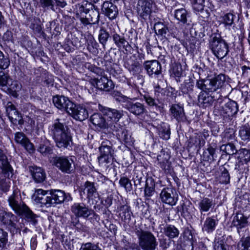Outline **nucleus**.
Returning <instances> with one entry per match:
<instances>
[{"label": "nucleus", "mask_w": 250, "mask_h": 250, "mask_svg": "<svg viewBox=\"0 0 250 250\" xmlns=\"http://www.w3.org/2000/svg\"><path fill=\"white\" fill-rule=\"evenodd\" d=\"M124 67L133 75H137L141 70V66L135 55L124 59Z\"/></svg>", "instance_id": "nucleus-21"}, {"label": "nucleus", "mask_w": 250, "mask_h": 250, "mask_svg": "<svg viewBox=\"0 0 250 250\" xmlns=\"http://www.w3.org/2000/svg\"><path fill=\"white\" fill-rule=\"evenodd\" d=\"M194 88V83L190 80L188 82H185L181 84L180 89L183 94H188L193 91Z\"/></svg>", "instance_id": "nucleus-59"}, {"label": "nucleus", "mask_w": 250, "mask_h": 250, "mask_svg": "<svg viewBox=\"0 0 250 250\" xmlns=\"http://www.w3.org/2000/svg\"><path fill=\"white\" fill-rule=\"evenodd\" d=\"M100 156L98 159L100 164H108L112 159L114 150L112 148V144L108 140L103 141L99 148Z\"/></svg>", "instance_id": "nucleus-6"}, {"label": "nucleus", "mask_w": 250, "mask_h": 250, "mask_svg": "<svg viewBox=\"0 0 250 250\" xmlns=\"http://www.w3.org/2000/svg\"><path fill=\"white\" fill-rule=\"evenodd\" d=\"M124 108L139 118L144 117L147 113V110L143 104L138 102H133L130 98Z\"/></svg>", "instance_id": "nucleus-14"}, {"label": "nucleus", "mask_w": 250, "mask_h": 250, "mask_svg": "<svg viewBox=\"0 0 250 250\" xmlns=\"http://www.w3.org/2000/svg\"><path fill=\"white\" fill-rule=\"evenodd\" d=\"M18 215H24L25 219L28 222H31L33 225H36L37 223V220H36L37 216L26 205L22 208L21 212Z\"/></svg>", "instance_id": "nucleus-41"}, {"label": "nucleus", "mask_w": 250, "mask_h": 250, "mask_svg": "<svg viewBox=\"0 0 250 250\" xmlns=\"http://www.w3.org/2000/svg\"><path fill=\"white\" fill-rule=\"evenodd\" d=\"M101 11L105 16L111 20L116 18L118 14L117 7L109 1H105L103 3Z\"/></svg>", "instance_id": "nucleus-26"}, {"label": "nucleus", "mask_w": 250, "mask_h": 250, "mask_svg": "<svg viewBox=\"0 0 250 250\" xmlns=\"http://www.w3.org/2000/svg\"><path fill=\"white\" fill-rule=\"evenodd\" d=\"M111 128L120 141L124 142L126 146H131L133 144L134 140L125 126L117 124L111 125Z\"/></svg>", "instance_id": "nucleus-9"}, {"label": "nucleus", "mask_w": 250, "mask_h": 250, "mask_svg": "<svg viewBox=\"0 0 250 250\" xmlns=\"http://www.w3.org/2000/svg\"><path fill=\"white\" fill-rule=\"evenodd\" d=\"M50 132L59 148H67L72 142L70 130L67 125L60 123L59 119L52 125Z\"/></svg>", "instance_id": "nucleus-1"}, {"label": "nucleus", "mask_w": 250, "mask_h": 250, "mask_svg": "<svg viewBox=\"0 0 250 250\" xmlns=\"http://www.w3.org/2000/svg\"><path fill=\"white\" fill-rule=\"evenodd\" d=\"M143 66L147 74L151 78H158L162 73L161 64L157 60L145 61Z\"/></svg>", "instance_id": "nucleus-17"}, {"label": "nucleus", "mask_w": 250, "mask_h": 250, "mask_svg": "<svg viewBox=\"0 0 250 250\" xmlns=\"http://www.w3.org/2000/svg\"><path fill=\"white\" fill-rule=\"evenodd\" d=\"M193 9L197 12L203 11L205 7V0H189Z\"/></svg>", "instance_id": "nucleus-60"}, {"label": "nucleus", "mask_w": 250, "mask_h": 250, "mask_svg": "<svg viewBox=\"0 0 250 250\" xmlns=\"http://www.w3.org/2000/svg\"><path fill=\"white\" fill-rule=\"evenodd\" d=\"M10 64V61L8 55H4L3 53L0 50V68L5 69L7 68Z\"/></svg>", "instance_id": "nucleus-58"}, {"label": "nucleus", "mask_w": 250, "mask_h": 250, "mask_svg": "<svg viewBox=\"0 0 250 250\" xmlns=\"http://www.w3.org/2000/svg\"><path fill=\"white\" fill-rule=\"evenodd\" d=\"M155 186V182L152 178H146L144 190L145 197L146 199L149 200L154 194Z\"/></svg>", "instance_id": "nucleus-38"}, {"label": "nucleus", "mask_w": 250, "mask_h": 250, "mask_svg": "<svg viewBox=\"0 0 250 250\" xmlns=\"http://www.w3.org/2000/svg\"><path fill=\"white\" fill-rule=\"evenodd\" d=\"M34 197L35 201L40 204L41 207H51L49 190H45L41 188L36 189Z\"/></svg>", "instance_id": "nucleus-20"}, {"label": "nucleus", "mask_w": 250, "mask_h": 250, "mask_svg": "<svg viewBox=\"0 0 250 250\" xmlns=\"http://www.w3.org/2000/svg\"><path fill=\"white\" fill-rule=\"evenodd\" d=\"M109 37L110 35L108 32H107L104 27H101L99 31L98 40L104 48H105V46Z\"/></svg>", "instance_id": "nucleus-48"}, {"label": "nucleus", "mask_w": 250, "mask_h": 250, "mask_svg": "<svg viewBox=\"0 0 250 250\" xmlns=\"http://www.w3.org/2000/svg\"><path fill=\"white\" fill-rule=\"evenodd\" d=\"M15 141L17 143L21 144L29 153H32L34 152L35 148L33 144L23 132H16L15 134Z\"/></svg>", "instance_id": "nucleus-25"}, {"label": "nucleus", "mask_w": 250, "mask_h": 250, "mask_svg": "<svg viewBox=\"0 0 250 250\" xmlns=\"http://www.w3.org/2000/svg\"><path fill=\"white\" fill-rule=\"evenodd\" d=\"M143 99L146 102V104L150 107H155V108H159L158 105V100L153 98L148 94H146L142 96Z\"/></svg>", "instance_id": "nucleus-56"}, {"label": "nucleus", "mask_w": 250, "mask_h": 250, "mask_svg": "<svg viewBox=\"0 0 250 250\" xmlns=\"http://www.w3.org/2000/svg\"><path fill=\"white\" fill-rule=\"evenodd\" d=\"M53 164L62 172L72 174L74 172L75 166L74 162L71 158L65 156H55L53 158Z\"/></svg>", "instance_id": "nucleus-5"}, {"label": "nucleus", "mask_w": 250, "mask_h": 250, "mask_svg": "<svg viewBox=\"0 0 250 250\" xmlns=\"http://www.w3.org/2000/svg\"><path fill=\"white\" fill-rule=\"evenodd\" d=\"M47 141L40 144L37 150L43 156H46L52 153V148L48 145Z\"/></svg>", "instance_id": "nucleus-54"}, {"label": "nucleus", "mask_w": 250, "mask_h": 250, "mask_svg": "<svg viewBox=\"0 0 250 250\" xmlns=\"http://www.w3.org/2000/svg\"><path fill=\"white\" fill-rule=\"evenodd\" d=\"M72 213L77 218H87L92 214L96 218L98 215L94 213L88 206L85 204L81 203H75L70 207Z\"/></svg>", "instance_id": "nucleus-7"}, {"label": "nucleus", "mask_w": 250, "mask_h": 250, "mask_svg": "<svg viewBox=\"0 0 250 250\" xmlns=\"http://www.w3.org/2000/svg\"><path fill=\"white\" fill-rule=\"evenodd\" d=\"M99 44L93 37H90L88 41L87 44V49L88 50L94 55L98 53Z\"/></svg>", "instance_id": "nucleus-50"}, {"label": "nucleus", "mask_w": 250, "mask_h": 250, "mask_svg": "<svg viewBox=\"0 0 250 250\" xmlns=\"http://www.w3.org/2000/svg\"><path fill=\"white\" fill-rule=\"evenodd\" d=\"M174 189L171 188H164L160 193V198L163 203L171 206L175 205L178 201V196L174 194Z\"/></svg>", "instance_id": "nucleus-23"}, {"label": "nucleus", "mask_w": 250, "mask_h": 250, "mask_svg": "<svg viewBox=\"0 0 250 250\" xmlns=\"http://www.w3.org/2000/svg\"><path fill=\"white\" fill-rule=\"evenodd\" d=\"M8 117L10 121L14 124H18L19 125H22L23 123L21 114L16 109L12 113H11Z\"/></svg>", "instance_id": "nucleus-51"}, {"label": "nucleus", "mask_w": 250, "mask_h": 250, "mask_svg": "<svg viewBox=\"0 0 250 250\" xmlns=\"http://www.w3.org/2000/svg\"><path fill=\"white\" fill-rule=\"evenodd\" d=\"M169 112L171 117L178 123H185L187 121V118L183 104L179 103L172 104L170 105Z\"/></svg>", "instance_id": "nucleus-19"}, {"label": "nucleus", "mask_w": 250, "mask_h": 250, "mask_svg": "<svg viewBox=\"0 0 250 250\" xmlns=\"http://www.w3.org/2000/svg\"><path fill=\"white\" fill-rule=\"evenodd\" d=\"M164 231L166 236L170 239L177 237L179 235V230L174 225H167Z\"/></svg>", "instance_id": "nucleus-43"}, {"label": "nucleus", "mask_w": 250, "mask_h": 250, "mask_svg": "<svg viewBox=\"0 0 250 250\" xmlns=\"http://www.w3.org/2000/svg\"><path fill=\"white\" fill-rule=\"evenodd\" d=\"M169 155L165 153V151L162 150L157 156V160L160 167L165 170H169L170 167V162L169 161Z\"/></svg>", "instance_id": "nucleus-35"}, {"label": "nucleus", "mask_w": 250, "mask_h": 250, "mask_svg": "<svg viewBox=\"0 0 250 250\" xmlns=\"http://www.w3.org/2000/svg\"><path fill=\"white\" fill-rule=\"evenodd\" d=\"M173 15L174 18L183 24L187 23V17L188 15L187 11L185 8H180L175 10Z\"/></svg>", "instance_id": "nucleus-44"}, {"label": "nucleus", "mask_w": 250, "mask_h": 250, "mask_svg": "<svg viewBox=\"0 0 250 250\" xmlns=\"http://www.w3.org/2000/svg\"><path fill=\"white\" fill-rule=\"evenodd\" d=\"M113 41L117 47L123 48L128 51L131 48V45L125 39L124 35H120L116 33L112 35Z\"/></svg>", "instance_id": "nucleus-29"}, {"label": "nucleus", "mask_w": 250, "mask_h": 250, "mask_svg": "<svg viewBox=\"0 0 250 250\" xmlns=\"http://www.w3.org/2000/svg\"><path fill=\"white\" fill-rule=\"evenodd\" d=\"M215 205L212 198L203 197L198 202V209L200 213L203 214V212H207L210 209L213 208Z\"/></svg>", "instance_id": "nucleus-30"}, {"label": "nucleus", "mask_w": 250, "mask_h": 250, "mask_svg": "<svg viewBox=\"0 0 250 250\" xmlns=\"http://www.w3.org/2000/svg\"><path fill=\"white\" fill-rule=\"evenodd\" d=\"M159 136L162 139L168 140L170 136V126L167 124L162 123L158 128Z\"/></svg>", "instance_id": "nucleus-40"}, {"label": "nucleus", "mask_w": 250, "mask_h": 250, "mask_svg": "<svg viewBox=\"0 0 250 250\" xmlns=\"http://www.w3.org/2000/svg\"><path fill=\"white\" fill-rule=\"evenodd\" d=\"M99 109L107 117L108 120L114 123L112 125L119 124V121L124 115V112L123 110H117L101 105H99Z\"/></svg>", "instance_id": "nucleus-15"}, {"label": "nucleus", "mask_w": 250, "mask_h": 250, "mask_svg": "<svg viewBox=\"0 0 250 250\" xmlns=\"http://www.w3.org/2000/svg\"><path fill=\"white\" fill-rule=\"evenodd\" d=\"M18 217L13 213L0 208V226L13 236L21 232L18 225Z\"/></svg>", "instance_id": "nucleus-2"}, {"label": "nucleus", "mask_w": 250, "mask_h": 250, "mask_svg": "<svg viewBox=\"0 0 250 250\" xmlns=\"http://www.w3.org/2000/svg\"><path fill=\"white\" fill-rule=\"evenodd\" d=\"M236 16L231 12L225 14L222 17L221 22L226 29L230 30L231 28H233L235 27V20L236 19Z\"/></svg>", "instance_id": "nucleus-31"}, {"label": "nucleus", "mask_w": 250, "mask_h": 250, "mask_svg": "<svg viewBox=\"0 0 250 250\" xmlns=\"http://www.w3.org/2000/svg\"><path fill=\"white\" fill-rule=\"evenodd\" d=\"M88 17L90 19L92 24H98L100 20L99 9L94 5V8L89 10Z\"/></svg>", "instance_id": "nucleus-52"}, {"label": "nucleus", "mask_w": 250, "mask_h": 250, "mask_svg": "<svg viewBox=\"0 0 250 250\" xmlns=\"http://www.w3.org/2000/svg\"><path fill=\"white\" fill-rule=\"evenodd\" d=\"M119 183L120 186L124 188L126 192H130L132 190V185L131 181L126 177H121Z\"/></svg>", "instance_id": "nucleus-55"}, {"label": "nucleus", "mask_w": 250, "mask_h": 250, "mask_svg": "<svg viewBox=\"0 0 250 250\" xmlns=\"http://www.w3.org/2000/svg\"><path fill=\"white\" fill-rule=\"evenodd\" d=\"M221 173L218 177H216L217 181L221 184L227 185L229 183L230 176L228 169L222 167L220 168Z\"/></svg>", "instance_id": "nucleus-42"}, {"label": "nucleus", "mask_w": 250, "mask_h": 250, "mask_svg": "<svg viewBox=\"0 0 250 250\" xmlns=\"http://www.w3.org/2000/svg\"><path fill=\"white\" fill-rule=\"evenodd\" d=\"M218 235L217 233L215 238L214 249V250H227L228 245L225 242V235Z\"/></svg>", "instance_id": "nucleus-46"}, {"label": "nucleus", "mask_w": 250, "mask_h": 250, "mask_svg": "<svg viewBox=\"0 0 250 250\" xmlns=\"http://www.w3.org/2000/svg\"><path fill=\"white\" fill-rule=\"evenodd\" d=\"M215 100L214 96L205 91H201L198 97V104L200 107L206 108L211 106Z\"/></svg>", "instance_id": "nucleus-27"}, {"label": "nucleus", "mask_w": 250, "mask_h": 250, "mask_svg": "<svg viewBox=\"0 0 250 250\" xmlns=\"http://www.w3.org/2000/svg\"><path fill=\"white\" fill-rule=\"evenodd\" d=\"M238 250H250V236L242 238L237 244Z\"/></svg>", "instance_id": "nucleus-57"}, {"label": "nucleus", "mask_w": 250, "mask_h": 250, "mask_svg": "<svg viewBox=\"0 0 250 250\" xmlns=\"http://www.w3.org/2000/svg\"><path fill=\"white\" fill-rule=\"evenodd\" d=\"M235 157L237 160L235 165V170L240 173H243L245 167L242 166L247 164L250 162V150L246 148H242L237 150Z\"/></svg>", "instance_id": "nucleus-10"}, {"label": "nucleus", "mask_w": 250, "mask_h": 250, "mask_svg": "<svg viewBox=\"0 0 250 250\" xmlns=\"http://www.w3.org/2000/svg\"><path fill=\"white\" fill-rule=\"evenodd\" d=\"M136 234L138 238V243L142 250H155L158 246L157 239L149 231L138 230Z\"/></svg>", "instance_id": "nucleus-3"}, {"label": "nucleus", "mask_w": 250, "mask_h": 250, "mask_svg": "<svg viewBox=\"0 0 250 250\" xmlns=\"http://www.w3.org/2000/svg\"><path fill=\"white\" fill-rule=\"evenodd\" d=\"M49 195L51 207L61 204L64 201L69 202L72 200V198L69 193H65L64 191L60 189H50Z\"/></svg>", "instance_id": "nucleus-11"}, {"label": "nucleus", "mask_w": 250, "mask_h": 250, "mask_svg": "<svg viewBox=\"0 0 250 250\" xmlns=\"http://www.w3.org/2000/svg\"><path fill=\"white\" fill-rule=\"evenodd\" d=\"M248 218L242 213H237L233 218L232 225L236 227L237 231L239 233V230L246 227L248 226Z\"/></svg>", "instance_id": "nucleus-32"}, {"label": "nucleus", "mask_w": 250, "mask_h": 250, "mask_svg": "<svg viewBox=\"0 0 250 250\" xmlns=\"http://www.w3.org/2000/svg\"><path fill=\"white\" fill-rule=\"evenodd\" d=\"M217 157L215 147L211 145L204 151L202 156L204 161L210 162L215 161Z\"/></svg>", "instance_id": "nucleus-39"}, {"label": "nucleus", "mask_w": 250, "mask_h": 250, "mask_svg": "<svg viewBox=\"0 0 250 250\" xmlns=\"http://www.w3.org/2000/svg\"><path fill=\"white\" fill-rule=\"evenodd\" d=\"M1 165L2 170L1 173L0 174V179L3 178L4 179L8 178L10 179L13 175L12 167L7 161Z\"/></svg>", "instance_id": "nucleus-45"}, {"label": "nucleus", "mask_w": 250, "mask_h": 250, "mask_svg": "<svg viewBox=\"0 0 250 250\" xmlns=\"http://www.w3.org/2000/svg\"><path fill=\"white\" fill-rule=\"evenodd\" d=\"M11 181L8 178L0 179V196H2L3 193H6L9 190Z\"/></svg>", "instance_id": "nucleus-53"}, {"label": "nucleus", "mask_w": 250, "mask_h": 250, "mask_svg": "<svg viewBox=\"0 0 250 250\" xmlns=\"http://www.w3.org/2000/svg\"><path fill=\"white\" fill-rule=\"evenodd\" d=\"M79 192L82 198L85 196L88 200H93L99 195L96 184L88 181H86L80 187Z\"/></svg>", "instance_id": "nucleus-13"}, {"label": "nucleus", "mask_w": 250, "mask_h": 250, "mask_svg": "<svg viewBox=\"0 0 250 250\" xmlns=\"http://www.w3.org/2000/svg\"><path fill=\"white\" fill-rule=\"evenodd\" d=\"M29 169L36 183H41L45 180L46 174L42 168L34 166L29 167Z\"/></svg>", "instance_id": "nucleus-28"}, {"label": "nucleus", "mask_w": 250, "mask_h": 250, "mask_svg": "<svg viewBox=\"0 0 250 250\" xmlns=\"http://www.w3.org/2000/svg\"><path fill=\"white\" fill-rule=\"evenodd\" d=\"M114 87L113 82L106 77L102 76L97 83V88L101 90L109 91Z\"/></svg>", "instance_id": "nucleus-34"}, {"label": "nucleus", "mask_w": 250, "mask_h": 250, "mask_svg": "<svg viewBox=\"0 0 250 250\" xmlns=\"http://www.w3.org/2000/svg\"><path fill=\"white\" fill-rule=\"evenodd\" d=\"M7 201L9 207L17 215L21 212V209L26 205L21 201L20 191L17 189L13 190L12 194L9 196Z\"/></svg>", "instance_id": "nucleus-12"}, {"label": "nucleus", "mask_w": 250, "mask_h": 250, "mask_svg": "<svg viewBox=\"0 0 250 250\" xmlns=\"http://www.w3.org/2000/svg\"><path fill=\"white\" fill-rule=\"evenodd\" d=\"M217 224L218 220L215 217L213 216L208 217L204 223L202 229L207 233H211L215 229Z\"/></svg>", "instance_id": "nucleus-37"}, {"label": "nucleus", "mask_w": 250, "mask_h": 250, "mask_svg": "<svg viewBox=\"0 0 250 250\" xmlns=\"http://www.w3.org/2000/svg\"><path fill=\"white\" fill-rule=\"evenodd\" d=\"M210 48L213 54L220 60L227 56L229 52L228 43L220 37L217 36L211 38Z\"/></svg>", "instance_id": "nucleus-4"}, {"label": "nucleus", "mask_w": 250, "mask_h": 250, "mask_svg": "<svg viewBox=\"0 0 250 250\" xmlns=\"http://www.w3.org/2000/svg\"><path fill=\"white\" fill-rule=\"evenodd\" d=\"M153 2L151 0H139L137 6L138 15L144 20L150 18L152 10Z\"/></svg>", "instance_id": "nucleus-16"}, {"label": "nucleus", "mask_w": 250, "mask_h": 250, "mask_svg": "<svg viewBox=\"0 0 250 250\" xmlns=\"http://www.w3.org/2000/svg\"><path fill=\"white\" fill-rule=\"evenodd\" d=\"M53 103L57 108L62 111H65L67 113L71 109H72L74 104L68 98L58 95L53 96Z\"/></svg>", "instance_id": "nucleus-18"}, {"label": "nucleus", "mask_w": 250, "mask_h": 250, "mask_svg": "<svg viewBox=\"0 0 250 250\" xmlns=\"http://www.w3.org/2000/svg\"><path fill=\"white\" fill-rule=\"evenodd\" d=\"M207 85L208 87V91L214 92L221 88L226 82V77L224 74H220L213 78L208 79Z\"/></svg>", "instance_id": "nucleus-24"}, {"label": "nucleus", "mask_w": 250, "mask_h": 250, "mask_svg": "<svg viewBox=\"0 0 250 250\" xmlns=\"http://www.w3.org/2000/svg\"><path fill=\"white\" fill-rule=\"evenodd\" d=\"M238 111L237 103L230 99L220 110V115L222 118L223 122H228L231 118L237 114Z\"/></svg>", "instance_id": "nucleus-8"}, {"label": "nucleus", "mask_w": 250, "mask_h": 250, "mask_svg": "<svg viewBox=\"0 0 250 250\" xmlns=\"http://www.w3.org/2000/svg\"><path fill=\"white\" fill-rule=\"evenodd\" d=\"M242 71V79L245 83L250 82V67L246 65L241 67Z\"/></svg>", "instance_id": "nucleus-62"}, {"label": "nucleus", "mask_w": 250, "mask_h": 250, "mask_svg": "<svg viewBox=\"0 0 250 250\" xmlns=\"http://www.w3.org/2000/svg\"><path fill=\"white\" fill-rule=\"evenodd\" d=\"M90 121L95 127L100 129L106 127L107 124L105 119L103 115L100 113H94L90 117Z\"/></svg>", "instance_id": "nucleus-36"}, {"label": "nucleus", "mask_w": 250, "mask_h": 250, "mask_svg": "<svg viewBox=\"0 0 250 250\" xmlns=\"http://www.w3.org/2000/svg\"><path fill=\"white\" fill-rule=\"evenodd\" d=\"M68 114L74 119L80 121H83L88 117L86 109L81 104H74L72 109H71Z\"/></svg>", "instance_id": "nucleus-22"}, {"label": "nucleus", "mask_w": 250, "mask_h": 250, "mask_svg": "<svg viewBox=\"0 0 250 250\" xmlns=\"http://www.w3.org/2000/svg\"><path fill=\"white\" fill-rule=\"evenodd\" d=\"M79 250H102L96 244L92 243L87 242L83 243L81 245V247Z\"/></svg>", "instance_id": "nucleus-64"}, {"label": "nucleus", "mask_w": 250, "mask_h": 250, "mask_svg": "<svg viewBox=\"0 0 250 250\" xmlns=\"http://www.w3.org/2000/svg\"><path fill=\"white\" fill-rule=\"evenodd\" d=\"M111 95L116 101L121 104L123 108L130 99L129 97L124 95L121 92L117 90L112 91Z\"/></svg>", "instance_id": "nucleus-47"}, {"label": "nucleus", "mask_w": 250, "mask_h": 250, "mask_svg": "<svg viewBox=\"0 0 250 250\" xmlns=\"http://www.w3.org/2000/svg\"><path fill=\"white\" fill-rule=\"evenodd\" d=\"M220 149L221 151L229 155H235L237 151L235 145L231 143L222 145L220 146Z\"/></svg>", "instance_id": "nucleus-49"}, {"label": "nucleus", "mask_w": 250, "mask_h": 250, "mask_svg": "<svg viewBox=\"0 0 250 250\" xmlns=\"http://www.w3.org/2000/svg\"><path fill=\"white\" fill-rule=\"evenodd\" d=\"M42 82L43 84L45 86L53 85L54 82L53 76L47 72L44 73L42 75Z\"/></svg>", "instance_id": "nucleus-63"}, {"label": "nucleus", "mask_w": 250, "mask_h": 250, "mask_svg": "<svg viewBox=\"0 0 250 250\" xmlns=\"http://www.w3.org/2000/svg\"><path fill=\"white\" fill-rule=\"evenodd\" d=\"M239 136L244 141L250 140V128L247 126H242L239 130Z\"/></svg>", "instance_id": "nucleus-61"}, {"label": "nucleus", "mask_w": 250, "mask_h": 250, "mask_svg": "<svg viewBox=\"0 0 250 250\" xmlns=\"http://www.w3.org/2000/svg\"><path fill=\"white\" fill-rule=\"evenodd\" d=\"M94 8V5L87 1H83L76 5V15L79 16H83L88 14L89 10Z\"/></svg>", "instance_id": "nucleus-33"}]
</instances>
